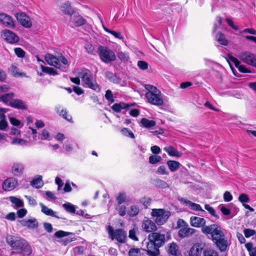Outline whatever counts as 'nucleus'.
<instances>
[{
    "label": "nucleus",
    "mask_w": 256,
    "mask_h": 256,
    "mask_svg": "<svg viewBox=\"0 0 256 256\" xmlns=\"http://www.w3.org/2000/svg\"><path fill=\"white\" fill-rule=\"evenodd\" d=\"M202 232L205 234H210L212 240L220 252L227 250L229 246L228 240L220 226L210 224L202 227Z\"/></svg>",
    "instance_id": "f257e3e1"
},
{
    "label": "nucleus",
    "mask_w": 256,
    "mask_h": 256,
    "mask_svg": "<svg viewBox=\"0 0 256 256\" xmlns=\"http://www.w3.org/2000/svg\"><path fill=\"white\" fill-rule=\"evenodd\" d=\"M148 242H146V248L144 250L146 252L148 256H159V248L166 242L165 235L160 232H153L148 234Z\"/></svg>",
    "instance_id": "f03ea898"
},
{
    "label": "nucleus",
    "mask_w": 256,
    "mask_h": 256,
    "mask_svg": "<svg viewBox=\"0 0 256 256\" xmlns=\"http://www.w3.org/2000/svg\"><path fill=\"white\" fill-rule=\"evenodd\" d=\"M144 88L148 91L145 94V96L148 102L156 106H162L164 104L162 94L159 90L150 84H145Z\"/></svg>",
    "instance_id": "7ed1b4c3"
},
{
    "label": "nucleus",
    "mask_w": 256,
    "mask_h": 256,
    "mask_svg": "<svg viewBox=\"0 0 256 256\" xmlns=\"http://www.w3.org/2000/svg\"><path fill=\"white\" fill-rule=\"evenodd\" d=\"M170 214V211L164 208H152L151 212V216L158 226H162L166 224Z\"/></svg>",
    "instance_id": "20e7f679"
},
{
    "label": "nucleus",
    "mask_w": 256,
    "mask_h": 256,
    "mask_svg": "<svg viewBox=\"0 0 256 256\" xmlns=\"http://www.w3.org/2000/svg\"><path fill=\"white\" fill-rule=\"evenodd\" d=\"M176 228L179 229L178 236L181 238L192 236L196 230L190 228L187 222L182 219H178L176 222Z\"/></svg>",
    "instance_id": "39448f33"
},
{
    "label": "nucleus",
    "mask_w": 256,
    "mask_h": 256,
    "mask_svg": "<svg viewBox=\"0 0 256 256\" xmlns=\"http://www.w3.org/2000/svg\"><path fill=\"white\" fill-rule=\"evenodd\" d=\"M98 54L100 60L105 64H108L116 60L114 52L106 46H100Z\"/></svg>",
    "instance_id": "423d86ee"
},
{
    "label": "nucleus",
    "mask_w": 256,
    "mask_h": 256,
    "mask_svg": "<svg viewBox=\"0 0 256 256\" xmlns=\"http://www.w3.org/2000/svg\"><path fill=\"white\" fill-rule=\"evenodd\" d=\"M24 239L12 235H8L6 240L12 250L11 254H16Z\"/></svg>",
    "instance_id": "0eeeda50"
},
{
    "label": "nucleus",
    "mask_w": 256,
    "mask_h": 256,
    "mask_svg": "<svg viewBox=\"0 0 256 256\" xmlns=\"http://www.w3.org/2000/svg\"><path fill=\"white\" fill-rule=\"evenodd\" d=\"M81 78L84 86L90 88L97 92L100 91V86L93 80L91 74L87 72H83Z\"/></svg>",
    "instance_id": "6e6552de"
},
{
    "label": "nucleus",
    "mask_w": 256,
    "mask_h": 256,
    "mask_svg": "<svg viewBox=\"0 0 256 256\" xmlns=\"http://www.w3.org/2000/svg\"><path fill=\"white\" fill-rule=\"evenodd\" d=\"M107 231L112 240L116 239L120 243L125 242L126 235L122 229L119 228L114 230L112 226H109L107 228Z\"/></svg>",
    "instance_id": "1a4fd4ad"
},
{
    "label": "nucleus",
    "mask_w": 256,
    "mask_h": 256,
    "mask_svg": "<svg viewBox=\"0 0 256 256\" xmlns=\"http://www.w3.org/2000/svg\"><path fill=\"white\" fill-rule=\"evenodd\" d=\"M240 58L244 63L256 68V55L249 52L240 54Z\"/></svg>",
    "instance_id": "9d476101"
},
{
    "label": "nucleus",
    "mask_w": 256,
    "mask_h": 256,
    "mask_svg": "<svg viewBox=\"0 0 256 256\" xmlns=\"http://www.w3.org/2000/svg\"><path fill=\"white\" fill-rule=\"evenodd\" d=\"M154 221L145 218L142 222V228L144 232H153L157 230V226Z\"/></svg>",
    "instance_id": "9b49d317"
},
{
    "label": "nucleus",
    "mask_w": 256,
    "mask_h": 256,
    "mask_svg": "<svg viewBox=\"0 0 256 256\" xmlns=\"http://www.w3.org/2000/svg\"><path fill=\"white\" fill-rule=\"evenodd\" d=\"M16 17L20 24L26 28H30L32 23L30 18L23 12H20L16 14Z\"/></svg>",
    "instance_id": "f8f14e48"
},
{
    "label": "nucleus",
    "mask_w": 256,
    "mask_h": 256,
    "mask_svg": "<svg viewBox=\"0 0 256 256\" xmlns=\"http://www.w3.org/2000/svg\"><path fill=\"white\" fill-rule=\"evenodd\" d=\"M18 186L17 179L10 177L5 180L2 184V190L4 191H10Z\"/></svg>",
    "instance_id": "ddd939ff"
},
{
    "label": "nucleus",
    "mask_w": 256,
    "mask_h": 256,
    "mask_svg": "<svg viewBox=\"0 0 256 256\" xmlns=\"http://www.w3.org/2000/svg\"><path fill=\"white\" fill-rule=\"evenodd\" d=\"M2 37L6 41L10 44L18 42L19 40L18 36L12 32L8 30H5L2 31Z\"/></svg>",
    "instance_id": "4468645a"
},
{
    "label": "nucleus",
    "mask_w": 256,
    "mask_h": 256,
    "mask_svg": "<svg viewBox=\"0 0 256 256\" xmlns=\"http://www.w3.org/2000/svg\"><path fill=\"white\" fill-rule=\"evenodd\" d=\"M32 253V248L28 242L24 240L16 254H21L23 256H28Z\"/></svg>",
    "instance_id": "2eb2a0df"
},
{
    "label": "nucleus",
    "mask_w": 256,
    "mask_h": 256,
    "mask_svg": "<svg viewBox=\"0 0 256 256\" xmlns=\"http://www.w3.org/2000/svg\"><path fill=\"white\" fill-rule=\"evenodd\" d=\"M24 166L23 164L20 162H14L11 168L12 174L16 176H20L24 174Z\"/></svg>",
    "instance_id": "dca6fc26"
},
{
    "label": "nucleus",
    "mask_w": 256,
    "mask_h": 256,
    "mask_svg": "<svg viewBox=\"0 0 256 256\" xmlns=\"http://www.w3.org/2000/svg\"><path fill=\"white\" fill-rule=\"evenodd\" d=\"M0 22L4 26L12 28L14 26V22L12 18L4 13L0 14Z\"/></svg>",
    "instance_id": "f3484780"
},
{
    "label": "nucleus",
    "mask_w": 256,
    "mask_h": 256,
    "mask_svg": "<svg viewBox=\"0 0 256 256\" xmlns=\"http://www.w3.org/2000/svg\"><path fill=\"white\" fill-rule=\"evenodd\" d=\"M204 244L203 243H196L191 248L190 256H201L202 251L204 248Z\"/></svg>",
    "instance_id": "a211bd4d"
},
{
    "label": "nucleus",
    "mask_w": 256,
    "mask_h": 256,
    "mask_svg": "<svg viewBox=\"0 0 256 256\" xmlns=\"http://www.w3.org/2000/svg\"><path fill=\"white\" fill-rule=\"evenodd\" d=\"M206 220L204 218H200L198 216H192L190 218V225L195 228H200L202 227H202L206 226Z\"/></svg>",
    "instance_id": "6ab92c4d"
},
{
    "label": "nucleus",
    "mask_w": 256,
    "mask_h": 256,
    "mask_svg": "<svg viewBox=\"0 0 256 256\" xmlns=\"http://www.w3.org/2000/svg\"><path fill=\"white\" fill-rule=\"evenodd\" d=\"M20 222L22 226H26L28 228L34 229L38 226V222L35 218L24 219L20 220Z\"/></svg>",
    "instance_id": "aec40b11"
},
{
    "label": "nucleus",
    "mask_w": 256,
    "mask_h": 256,
    "mask_svg": "<svg viewBox=\"0 0 256 256\" xmlns=\"http://www.w3.org/2000/svg\"><path fill=\"white\" fill-rule=\"evenodd\" d=\"M70 21L76 26H80L86 23V20L78 14H75L71 16Z\"/></svg>",
    "instance_id": "412c9836"
},
{
    "label": "nucleus",
    "mask_w": 256,
    "mask_h": 256,
    "mask_svg": "<svg viewBox=\"0 0 256 256\" xmlns=\"http://www.w3.org/2000/svg\"><path fill=\"white\" fill-rule=\"evenodd\" d=\"M8 106L12 108L19 110H27L28 107L25 102L20 99H13L8 104Z\"/></svg>",
    "instance_id": "4be33fe9"
},
{
    "label": "nucleus",
    "mask_w": 256,
    "mask_h": 256,
    "mask_svg": "<svg viewBox=\"0 0 256 256\" xmlns=\"http://www.w3.org/2000/svg\"><path fill=\"white\" fill-rule=\"evenodd\" d=\"M178 200L184 204L188 206L192 210L196 211H201L203 212H204V210L202 209L201 206L199 204L194 203L191 201L184 198H178Z\"/></svg>",
    "instance_id": "5701e85b"
},
{
    "label": "nucleus",
    "mask_w": 256,
    "mask_h": 256,
    "mask_svg": "<svg viewBox=\"0 0 256 256\" xmlns=\"http://www.w3.org/2000/svg\"><path fill=\"white\" fill-rule=\"evenodd\" d=\"M45 60L48 64L58 68H61V64H58V58L51 54H46L45 56Z\"/></svg>",
    "instance_id": "b1692460"
},
{
    "label": "nucleus",
    "mask_w": 256,
    "mask_h": 256,
    "mask_svg": "<svg viewBox=\"0 0 256 256\" xmlns=\"http://www.w3.org/2000/svg\"><path fill=\"white\" fill-rule=\"evenodd\" d=\"M61 11L66 15L72 16L74 14V10L70 2H66L60 6Z\"/></svg>",
    "instance_id": "393cba45"
},
{
    "label": "nucleus",
    "mask_w": 256,
    "mask_h": 256,
    "mask_svg": "<svg viewBox=\"0 0 256 256\" xmlns=\"http://www.w3.org/2000/svg\"><path fill=\"white\" fill-rule=\"evenodd\" d=\"M105 76L110 82L114 84H120L122 81L119 76L110 72H106Z\"/></svg>",
    "instance_id": "a878e982"
},
{
    "label": "nucleus",
    "mask_w": 256,
    "mask_h": 256,
    "mask_svg": "<svg viewBox=\"0 0 256 256\" xmlns=\"http://www.w3.org/2000/svg\"><path fill=\"white\" fill-rule=\"evenodd\" d=\"M40 206L42 210L41 211L42 213L46 215L51 216L52 217H54L58 218H61L56 215V212H54L51 208H49L45 205H44L42 203L40 202Z\"/></svg>",
    "instance_id": "bb28decb"
},
{
    "label": "nucleus",
    "mask_w": 256,
    "mask_h": 256,
    "mask_svg": "<svg viewBox=\"0 0 256 256\" xmlns=\"http://www.w3.org/2000/svg\"><path fill=\"white\" fill-rule=\"evenodd\" d=\"M164 150L169 156H172L180 158L182 156V152H178L177 149L170 146L164 148Z\"/></svg>",
    "instance_id": "cd10ccee"
},
{
    "label": "nucleus",
    "mask_w": 256,
    "mask_h": 256,
    "mask_svg": "<svg viewBox=\"0 0 256 256\" xmlns=\"http://www.w3.org/2000/svg\"><path fill=\"white\" fill-rule=\"evenodd\" d=\"M229 58L232 60V62H234L236 67L238 69L240 72L243 73H246L249 72L245 66L241 64L240 62L238 60L237 58H236L232 56H230Z\"/></svg>",
    "instance_id": "c85d7f7f"
},
{
    "label": "nucleus",
    "mask_w": 256,
    "mask_h": 256,
    "mask_svg": "<svg viewBox=\"0 0 256 256\" xmlns=\"http://www.w3.org/2000/svg\"><path fill=\"white\" fill-rule=\"evenodd\" d=\"M166 164L172 172L177 170L180 166V164L178 162L172 160H168Z\"/></svg>",
    "instance_id": "c756f323"
},
{
    "label": "nucleus",
    "mask_w": 256,
    "mask_h": 256,
    "mask_svg": "<svg viewBox=\"0 0 256 256\" xmlns=\"http://www.w3.org/2000/svg\"><path fill=\"white\" fill-rule=\"evenodd\" d=\"M130 106L123 102H120L118 104H114L112 107V110L116 112H120L122 109L128 108Z\"/></svg>",
    "instance_id": "7c9ffc66"
},
{
    "label": "nucleus",
    "mask_w": 256,
    "mask_h": 256,
    "mask_svg": "<svg viewBox=\"0 0 256 256\" xmlns=\"http://www.w3.org/2000/svg\"><path fill=\"white\" fill-rule=\"evenodd\" d=\"M216 40L222 45L227 46L228 44V40L226 38L225 36L221 32H218L216 34Z\"/></svg>",
    "instance_id": "2f4dec72"
},
{
    "label": "nucleus",
    "mask_w": 256,
    "mask_h": 256,
    "mask_svg": "<svg viewBox=\"0 0 256 256\" xmlns=\"http://www.w3.org/2000/svg\"><path fill=\"white\" fill-rule=\"evenodd\" d=\"M31 185L36 188H39L42 187L43 183L42 182V176L38 175L31 182Z\"/></svg>",
    "instance_id": "473e14b6"
},
{
    "label": "nucleus",
    "mask_w": 256,
    "mask_h": 256,
    "mask_svg": "<svg viewBox=\"0 0 256 256\" xmlns=\"http://www.w3.org/2000/svg\"><path fill=\"white\" fill-rule=\"evenodd\" d=\"M116 199L118 204H122L123 202H129V198L124 192H120L116 196Z\"/></svg>",
    "instance_id": "72a5a7b5"
},
{
    "label": "nucleus",
    "mask_w": 256,
    "mask_h": 256,
    "mask_svg": "<svg viewBox=\"0 0 256 256\" xmlns=\"http://www.w3.org/2000/svg\"><path fill=\"white\" fill-rule=\"evenodd\" d=\"M56 112L60 116H62L64 118L66 119L68 122H72V117L71 116L68 115V111L66 109H62L61 110H60V108H56Z\"/></svg>",
    "instance_id": "f704fd0d"
},
{
    "label": "nucleus",
    "mask_w": 256,
    "mask_h": 256,
    "mask_svg": "<svg viewBox=\"0 0 256 256\" xmlns=\"http://www.w3.org/2000/svg\"><path fill=\"white\" fill-rule=\"evenodd\" d=\"M14 94L13 92H10L4 94L1 96V101L4 103L8 105L14 97Z\"/></svg>",
    "instance_id": "c9c22d12"
},
{
    "label": "nucleus",
    "mask_w": 256,
    "mask_h": 256,
    "mask_svg": "<svg viewBox=\"0 0 256 256\" xmlns=\"http://www.w3.org/2000/svg\"><path fill=\"white\" fill-rule=\"evenodd\" d=\"M140 122L146 128H150L156 126V122L154 120H149L146 118H142Z\"/></svg>",
    "instance_id": "e433bc0d"
},
{
    "label": "nucleus",
    "mask_w": 256,
    "mask_h": 256,
    "mask_svg": "<svg viewBox=\"0 0 256 256\" xmlns=\"http://www.w3.org/2000/svg\"><path fill=\"white\" fill-rule=\"evenodd\" d=\"M10 202L14 204V207L16 208L22 207L24 206L23 202L20 198L14 196L10 197Z\"/></svg>",
    "instance_id": "4c0bfd02"
},
{
    "label": "nucleus",
    "mask_w": 256,
    "mask_h": 256,
    "mask_svg": "<svg viewBox=\"0 0 256 256\" xmlns=\"http://www.w3.org/2000/svg\"><path fill=\"white\" fill-rule=\"evenodd\" d=\"M10 70L12 76L14 77L25 76V74L23 72H20L19 69L15 66H12Z\"/></svg>",
    "instance_id": "58836bf2"
},
{
    "label": "nucleus",
    "mask_w": 256,
    "mask_h": 256,
    "mask_svg": "<svg viewBox=\"0 0 256 256\" xmlns=\"http://www.w3.org/2000/svg\"><path fill=\"white\" fill-rule=\"evenodd\" d=\"M138 232V228L136 226H134V228L129 230L128 236L132 240L134 241H138V238L136 234Z\"/></svg>",
    "instance_id": "ea45409f"
},
{
    "label": "nucleus",
    "mask_w": 256,
    "mask_h": 256,
    "mask_svg": "<svg viewBox=\"0 0 256 256\" xmlns=\"http://www.w3.org/2000/svg\"><path fill=\"white\" fill-rule=\"evenodd\" d=\"M8 126L6 120V116L4 114L0 113V130H4Z\"/></svg>",
    "instance_id": "a19ab883"
},
{
    "label": "nucleus",
    "mask_w": 256,
    "mask_h": 256,
    "mask_svg": "<svg viewBox=\"0 0 256 256\" xmlns=\"http://www.w3.org/2000/svg\"><path fill=\"white\" fill-rule=\"evenodd\" d=\"M139 212V207L136 205H133L130 207V210H128V214L130 216L134 217L137 216Z\"/></svg>",
    "instance_id": "79ce46f5"
},
{
    "label": "nucleus",
    "mask_w": 256,
    "mask_h": 256,
    "mask_svg": "<svg viewBox=\"0 0 256 256\" xmlns=\"http://www.w3.org/2000/svg\"><path fill=\"white\" fill-rule=\"evenodd\" d=\"M58 64H60L62 62L64 66H61V70L63 72H66L67 70L66 65L68 64V61L67 59L64 56H60L58 57Z\"/></svg>",
    "instance_id": "37998d69"
},
{
    "label": "nucleus",
    "mask_w": 256,
    "mask_h": 256,
    "mask_svg": "<svg viewBox=\"0 0 256 256\" xmlns=\"http://www.w3.org/2000/svg\"><path fill=\"white\" fill-rule=\"evenodd\" d=\"M86 52L91 54L96 55L97 51L95 50L94 46L90 42H86L84 46Z\"/></svg>",
    "instance_id": "c03bdc74"
},
{
    "label": "nucleus",
    "mask_w": 256,
    "mask_h": 256,
    "mask_svg": "<svg viewBox=\"0 0 256 256\" xmlns=\"http://www.w3.org/2000/svg\"><path fill=\"white\" fill-rule=\"evenodd\" d=\"M178 246L175 243H171L168 246V252L173 256L177 254Z\"/></svg>",
    "instance_id": "a18cd8bd"
},
{
    "label": "nucleus",
    "mask_w": 256,
    "mask_h": 256,
    "mask_svg": "<svg viewBox=\"0 0 256 256\" xmlns=\"http://www.w3.org/2000/svg\"><path fill=\"white\" fill-rule=\"evenodd\" d=\"M41 69L42 72L47 73L50 74L54 76L58 74L56 70L52 68L46 67L43 66H41Z\"/></svg>",
    "instance_id": "49530a36"
},
{
    "label": "nucleus",
    "mask_w": 256,
    "mask_h": 256,
    "mask_svg": "<svg viewBox=\"0 0 256 256\" xmlns=\"http://www.w3.org/2000/svg\"><path fill=\"white\" fill-rule=\"evenodd\" d=\"M62 207L66 210V212L70 213H74L76 208L74 206L70 203L67 202L62 204Z\"/></svg>",
    "instance_id": "de8ad7c7"
},
{
    "label": "nucleus",
    "mask_w": 256,
    "mask_h": 256,
    "mask_svg": "<svg viewBox=\"0 0 256 256\" xmlns=\"http://www.w3.org/2000/svg\"><path fill=\"white\" fill-rule=\"evenodd\" d=\"M116 210L122 216H125L126 214V206L122 204H118L116 208Z\"/></svg>",
    "instance_id": "09e8293b"
},
{
    "label": "nucleus",
    "mask_w": 256,
    "mask_h": 256,
    "mask_svg": "<svg viewBox=\"0 0 256 256\" xmlns=\"http://www.w3.org/2000/svg\"><path fill=\"white\" fill-rule=\"evenodd\" d=\"M162 160V158L160 156L153 155L149 157L148 162L151 164H156Z\"/></svg>",
    "instance_id": "8fccbe9b"
},
{
    "label": "nucleus",
    "mask_w": 256,
    "mask_h": 256,
    "mask_svg": "<svg viewBox=\"0 0 256 256\" xmlns=\"http://www.w3.org/2000/svg\"><path fill=\"white\" fill-rule=\"evenodd\" d=\"M155 185L156 187L162 188H165L168 187V184L166 182L159 179L155 180Z\"/></svg>",
    "instance_id": "3c124183"
},
{
    "label": "nucleus",
    "mask_w": 256,
    "mask_h": 256,
    "mask_svg": "<svg viewBox=\"0 0 256 256\" xmlns=\"http://www.w3.org/2000/svg\"><path fill=\"white\" fill-rule=\"evenodd\" d=\"M73 232H66L62 230H58L54 234V236L56 238H62L64 236H68L69 235H74Z\"/></svg>",
    "instance_id": "603ef678"
},
{
    "label": "nucleus",
    "mask_w": 256,
    "mask_h": 256,
    "mask_svg": "<svg viewBox=\"0 0 256 256\" xmlns=\"http://www.w3.org/2000/svg\"><path fill=\"white\" fill-rule=\"evenodd\" d=\"M105 98L108 102L112 103L114 102V96L112 92L110 90H108L106 92Z\"/></svg>",
    "instance_id": "864d4df0"
},
{
    "label": "nucleus",
    "mask_w": 256,
    "mask_h": 256,
    "mask_svg": "<svg viewBox=\"0 0 256 256\" xmlns=\"http://www.w3.org/2000/svg\"><path fill=\"white\" fill-rule=\"evenodd\" d=\"M244 236L246 238H250L252 236H254L255 234H256V232L254 230L252 229H249V228H245L244 229Z\"/></svg>",
    "instance_id": "5fc2aeb1"
},
{
    "label": "nucleus",
    "mask_w": 256,
    "mask_h": 256,
    "mask_svg": "<svg viewBox=\"0 0 256 256\" xmlns=\"http://www.w3.org/2000/svg\"><path fill=\"white\" fill-rule=\"evenodd\" d=\"M118 58L122 61L124 62L128 61L129 59V56L126 53L123 52H119L118 54Z\"/></svg>",
    "instance_id": "6e6d98bb"
},
{
    "label": "nucleus",
    "mask_w": 256,
    "mask_h": 256,
    "mask_svg": "<svg viewBox=\"0 0 256 256\" xmlns=\"http://www.w3.org/2000/svg\"><path fill=\"white\" fill-rule=\"evenodd\" d=\"M238 200L243 204L244 202H248L250 201V198L246 194H242L238 196Z\"/></svg>",
    "instance_id": "4d7b16f0"
},
{
    "label": "nucleus",
    "mask_w": 256,
    "mask_h": 256,
    "mask_svg": "<svg viewBox=\"0 0 256 256\" xmlns=\"http://www.w3.org/2000/svg\"><path fill=\"white\" fill-rule=\"evenodd\" d=\"M121 132H122V134L126 136H129L132 138H134V133L130 130L129 129L127 128H122L121 130Z\"/></svg>",
    "instance_id": "13d9d810"
},
{
    "label": "nucleus",
    "mask_w": 256,
    "mask_h": 256,
    "mask_svg": "<svg viewBox=\"0 0 256 256\" xmlns=\"http://www.w3.org/2000/svg\"><path fill=\"white\" fill-rule=\"evenodd\" d=\"M129 256H141L140 249L131 248L128 252Z\"/></svg>",
    "instance_id": "bf43d9fd"
},
{
    "label": "nucleus",
    "mask_w": 256,
    "mask_h": 256,
    "mask_svg": "<svg viewBox=\"0 0 256 256\" xmlns=\"http://www.w3.org/2000/svg\"><path fill=\"white\" fill-rule=\"evenodd\" d=\"M204 256H218V252L214 250L208 249L204 251Z\"/></svg>",
    "instance_id": "052dcab7"
},
{
    "label": "nucleus",
    "mask_w": 256,
    "mask_h": 256,
    "mask_svg": "<svg viewBox=\"0 0 256 256\" xmlns=\"http://www.w3.org/2000/svg\"><path fill=\"white\" fill-rule=\"evenodd\" d=\"M204 208L206 210H207L209 213L212 216L215 217H218V216L216 214V212L214 209L210 206L209 204H206L204 206Z\"/></svg>",
    "instance_id": "680f3d73"
},
{
    "label": "nucleus",
    "mask_w": 256,
    "mask_h": 256,
    "mask_svg": "<svg viewBox=\"0 0 256 256\" xmlns=\"http://www.w3.org/2000/svg\"><path fill=\"white\" fill-rule=\"evenodd\" d=\"M84 250L85 248L83 246H78L74 248V254L78 255L82 254L84 252Z\"/></svg>",
    "instance_id": "e2e57ef3"
},
{
    "label": "nucleus",
    "mask_w": 256,
    "mask_h": 256,
    "mask_svg": "<svg viewBox=\"0 0 256 256\" xmlns=\"http://www.w3.org/2000/svg\"><path fill=\"white\" fill-rule=\"evenodd\" d=\"M138 66L140 69L146 70L148 68V64L145 61L139 60L138 62Z\"/></svg>",
    "instance_id": "0e129e2a"
},
{
    "label": "nucleus",
    "mask_w": 256,
    "mask_h": 256,
    "mask_svg": "<svg viewBox=\"0 0 256 256\" xmlns=\"http://www.w3.org/2000/svg\"><path fill=\"white\" fill-rule=\"evenodd\" d=\"M16 54L19 58H23L24 56L25 52L20 48H14Z\"/></svg>",
    "instance_id": "69168bd1"
},
{
    "label": "nucleus",
    "mask_w": 256,
    "mask_h": 256,
    "mask_svg": "<svg viewBox=\"0 0 256 256\" xmlns=\"http://www.w3.org/2000/svg\"><path fill=\"white\" fill-rule=\"evenodd\" d=\"M219 208L222 212L226 216H228L230 214V210L227 208L226 206H224V205H220L219 206Z\"/></svg>",
    "instance_id": "338daca9"
},
{
    "label": "nucleus",
    "mask_w": 256,
    "mask_h": 256,
    "mask_svg": "<svg viewBox=\"0 0 256 256\" xmlns=\"http://www.w3.org/2000/svg\"><path fill=\"white\" fill-rule=\"evenodd\" d=\"M232 199V196L229 192H226L224 194V200L225 202H229Z\"/></svg>",
    "instance_id": "774afa93"
}]
</instances>
